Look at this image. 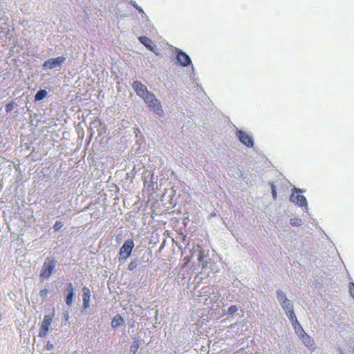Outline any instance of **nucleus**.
I'll return each instance as SVG.
<instances>
[{
    "label": "nucleus",
    "mask_w": 354,
    "mask_h": 354,
    "mask_svg": "<svg viewBox=\"0 0 354 354\" xmlns=\"http://www.w3.org/2000/svg\"><path fill=\"white\" fill-rule=\"evenodd\" d=\"M68 317H69L68 314V313H66V314L64 315V318H65V319H66V320H68Z\"/></svg>",
    "instance_id": "obj_30"
},
{
    "label": "nucleus",
    "mask_w": 354,
    "mask_h": 354,
    "mask_svg": "<svg viewBox=\"0 0 354 354\" xmlns=\"http://www.w3.org/2000/svg\"><path fill=\"white\" fill-rule=\"evenodd\" d=\"M134 248V243L132 239L127 240L119 252L118 260L119 261H125L131 256L133 248Z\"/></svg>",
    "instance_id": "obj_4"
},
{
    "label": "nucleus",
    "mask_w": 354,
    "mask_h": 354,
    "mask_svg": "<svg viewBox=\"0 0 354 354\" xmlns=\"http://www.w3.org/2000/svg\"><path fill=\"white\" fill-rule=\"evenodd\" d=\"M303 344L308 347L311 351H313L316 349L317 346L315 343L308 335H307L305 332L301 333L300 336H299Z\"/></svg>",
    "instance_id": "obj_10"
},
{
    "label": "nucleus",
    "mask_w": 354,
    "mask_h": 354,
    "mask_svg": "<svg viewBox=\"0 0 354 354\" xmlns=\"http://www.w3.org/2000/svg\"><path fill=\"white\" fill-rule=\"evenodd\" d=\"M82 299H83V308L86 309L89 306V301L91 298V292L88 288L84 287L82 288Z\"/></svg>",
    "instance_id": "obj_15"
},
{
    "label": "nucleus",
    "mask_w": 354,
    "mask_h": 354,
    "mask_svg": "<svg viewBox=\"0 0 354 354\" xmlns=\"http://www.w3.org/2000/svg\"><path fill=\"white\" fill-rule=\"evenodd\" d=\"M137 266H138V260L136 259L131 261V262L129 263V264L128 266V269L130 271H133V270H135L137 268Z\"/></svg>",
    "instance_id": "obj_20"
},
{
    "label": "nucleus",
    "mask_w": 354,
    "mask_h": 354,
    "mask_svg": "<svg viewBox=\"0 0 354 354\" xmlns=\"http://www.w3.org/2000/svg\"><path fill=\"white\" fill-rule=\"evenodd\" d=\"M130 3H131V4L134 8H136V9H137L140 12L143 13V15H144L145 17H147V16H146V15H145V13L144 12L143 10H142V8H140V6H138L136 4V3L135 1H131Z\"/></svg>",
    "instance_id": "obj_24"
},
{
    "label": "nucleus",
    "mask_w": 354,
    "mask_h": 354,
    "mask_svg": "<svg viewBox=\"0 0 354 354\" xmlns=\"http://www.w3.org/2000/svg\"><path fill=\"white\" fill-rule=\"evenodd\" d=\"M302 192L303 191L301 189L295 187L293 189V192L290 195V201L300 207H305L307 209L308 204L306 197L303 195L299 194V193Z\"/></svg>",
    "instance_id": "obj_5"
},
{
    "label": "nucleus",
    "mask_w": 354,
    "mask_h": 354,
    "mask_svg": "<svg viewBox=\"0 0 354 354\" xmlns=\"http://www.w3.org/2000/svg\"><path fill=\"white\" fill-rule=\"evenodd\" d=\"M52 322V316L48 315L44 317V319L41 322L39 330V336L41 337H44L47 335V333L49 330V327Z\"/></svg>",
    "instance_id": "obj_8"
},
{
    "label": "nucleus",
    "mask_w": 354,
    "mask_h": 354,
    "mask_svg": "<svg viewBox=\"0 0 354 354\" xmlns=\"http://www.w3.org/2000/svg\"><path fill=\"white\" fill-rule=\"evenodd\" d=\"M48 293V290L46 288L42 289L40 290L39 295L41 297L46 298Z\"/></svg>",
    "instance_id": "obj_25"
},
{
    "label": "nucleus",
    "mask_w": 354,
    "mask_h": 354,
    "mask_svg": "<svg viewBox=\"0 0 354 354\" xmlns=\"http://www.w3.org/2000/svg\"><path fill=\"white\" fill-rule=\"evenodd\" d=\"M238 310V307L236 305L231 306L227 310V314L233 315Z\"/></svg>",
    "instance_id": "obj_22"
},
{
    "label": "nucleus",
    "mask_w": 354,
    "mask_h": 354,
    "mask_svg": "<svg viewBox=\"0 0 354 354\" xmlns=\"http://www.w3.org/2000/svg\"><path fill=\"white\" fill-rule=\"evenodd\" d=\"M290 223L292 226H300L301 225V219L297 218H291Z\"/></svg>",
    "instance_id": "obj_21"
},
{
    "label": "nucleus",
    "mask_w": 354,
    "mask_h": 354,
    "mask_svg": "<svg viewBox=\"0 0 354 354\" xmlns=\"http://www.w3.org/2000/svg\"><path fill=\"white\" fill-rule=\"evenodd\" d=\"M138 40L147 49H149V50L155 53L157 55V53H156V47L155 45L153 44V41L150 39H149L148 37H145V36H140V37H138Z\"/></svg>",
    "instance_id": "obj_14"
},
{
    "label": "nucleus",
    "mask_w": 354,
    "mask_h": 354,
    "mask_svg": "<svg viewBox=\"0 0 354 354\" xmlns=\"http://www.w3.org/2000/svg\"><path fill=\"white\" fill-rule=\"evenodd\" d=\"M194 256L197 257V259L200 263L203 262V258L205 257V254L201 250V248L198 245H197V247L191 252L190 258H193Z\"/></svg>",
    "instance_id": "obj_16"
},
{
    "label": "nucleus",
    "mask_w": 354,
    "mask_h": 354,
    "mask_svg": "<svg viewBox=\"0 0 354 354\" xmlns=\"http://www.w3.org/2000/svg\"><path fill=\"white\" fill-rule=\"evenodd\" d=\"M144 101L147 104L148 107L150 110L153 111L156 114L159 116H163L164 111L162 109L160 102L156 97L153 93H151L148 96L145 97Z\"/></svg>",
    "instance_id": "obj_3"
},
{
    "label": "nucleus",
    "mask_w": 354,
    "mask_h": 354,
    "mask_svg": "<svg viewBox=\"0 0 354 354\" xmlns=\"http://www.w3.org/2000/svg\"><path fill=\"white\" fill-rule=\"evenodd\" d=\"M66 304L68 306H71L73 303L74 288L71 283L67 284L65 288Z\"/></svg>",
    "instance_id": "obj_11"
},
{
    "label": "nucleus",
    "mask_w": 354,
    "mask_h": 354,
    "mask_svg": "<svg viewBox=\"0 0 354 354\" xmlns=\"http://www.w3.org/2000/svg\"><path fill=\"white\" fill-rule=\"evenodd\" d=\"M132 87L137 95L142 97L143 100L145 99L146 96H148L151 93L148 91L145 85L138 80L133 82Z\"/></svg>",
    "instance_id": "obj_7"
},
{
    "label": "nucleus",
    "mask_w": 354,
    "mask_h": 354,
    "mask_svg": "<svg viewBox=\"0 0 354 354\" xmlns=\"http://www.w3.org/2000/svg\"><path fill=\"white\" fill-rule=\"evenodd\" d=\"M288 317L289 318L290 321L291 322L292 326L295 329V331L298 336H300V335L301 333L305 332L303 328L301 327V324L298 322V320L296 317L295 313L290 314V315H288Z\"/></svg>",
    "instance_id": "obj_13"
},
{
    "label": "nucleus",
    "mask_w": 354,
    "mask_h": 354,
    "mask_svg": "<svg viewBox=\"0 0 354 354\" xmlns=\"http://www.w3.org/2000/svg\"><path fill=\"white\" fill-rule=\"evenodd\" d=\"M340 354H346V353H344L342 351H341Z\"/></svg>",
    "instance_id": "obj_31"
},
{
    "label": "nucleus",
    "mask_w": 354,
    "mask_h": 354,
    "mask_svg": "<svg viewBox=\"0 0 354 354\" xmlns=\"http://www.w3.org/2000/svg\"><path fill=\"white\" fill-rule=\"evenodd\" d=\"M123 324H124L123 318L120 315H116L112 319L111 326H112V328H115L122 326Z\"/></svg>",
    "instance_id": "obj_17"
},
{
    "label": "nucleus",
    "mask_w": 354,
    "mask_h": 354,
    "mask_svg": "<svg viewBox=\"0 0 354 354\" xmlns=\"http://www.w3.org/2000/svg\"><path fill=\"white\" fill-rule=\"evenodd\" d=\"M236 136L240 140L244 145H245L248 147H252L254 145V141L251 136H250L248 133L241 131L239 130L236 132Z\"/></svg>",
    "instance_id": "obj_9"
},
{
    "label": "nucleus",
    "mask_w": 354,
    "mask_h": 354,
    "mask_svg": "<svg viewBox=\"0 0 354 354\" xmlns=\"http://www.w3.org/2000/svg\"><path fill=\"white\" fill-rule=\"evenodd\" d=\"M12 108H13V106H12V104H8L6 106V111L7 112H9V111H12Z\"/></svg>",
    "instance_id": "obj_29"
},
{
    "label": "nucleus",
    "mask_w": 354,
    "mask_h": 354,
    "mask_svg": "<svg viewBox=\"0 0 354 354\" xmlns=\"http://www.w3.org/2000/svg\"><path fill=\"white\" fill-rule=\"evenodd\" d=\"M45 348L47 351H51L53 349L54 346L51 342H47Z\"/></svg>",
    "instance_id": "obj_27"
},
{
    "label": "nucleus",
    "mask_w": 354,
    "mask_h": 354,
    "mask_svg": "<svg viewBox=\"0 0 354 354\" xmlns=\"http://www.w3.org/2000/svg\"><path fill=\"white\" fill-rule=\"evenodd\" d=\"M176 59L178 62L183 66H187L192 64L191 58L189 56L182 50L178 51Z\"/></svg>",
    "instance_id": "obj_12"
},
{
    "label": "nucleus",
    "mask_w": 354,
    "mask_h": 354,
    "mask_svg": "<svg viewBox=\"0 0 354 354\" xmlns=\"http://www.w3.org/2000/svg\"><path fill=\"white\" fill-rule=\"evenodd\" d=\"M348 289H349L350 295L354 299V283L353 282H350L348 283Z\"/></svg>",
    "instance_id": "obj_23"
},
{
    "label": "nucleus",
    "mask_w": 354,
    "mask_h": 354,
    "mask_svg": "<svg viewBox=\"0 0 354 354\" xmlns=\"http://www.w3.org/2000/svg\"><path fill=\"white\" fill-rule=\"evenodd\" d=\"M277 299L287 316L295 313L292 301L287 298L286 293L283 290H278L277 291Z\"/></svg>",
    "instance_id": "obj_2"
},
{
    "label": "nucleus",
    "mask_w": 354,
    "mask_h": 354,
    "mask_svg": "<svg viewBox=\"0 0 354 354\" xmlns=\"http://www.w3.org/2000/svg\"><path fill=\"white\" fill-rule=\"evenodd\" d=\"M57 261L50 257L45 259V261L41 267L39 277L42 279H48L52 274L55 272Z\"/></svg>",
    "instance_id": "obj_1"
},
{
    "label": "nucleus",
    "mask_w": 354,
    "mask_h": 354,
    "mask_svg": "<svg viewBox=\"0 0 354 354\" xmlns=\"http://www.w3.org/2000/svg\"><path fill=\"white\" fill-rule=\"evenodd\" d=\"M47 91L44 89H41L37 92V93L35 95V101H40L42 100L44 98H45L47 95Z\"/></svg>",
    "instance_id": "obj_18"
},
{
    "label": "nucleus",
    "mask_w": 354,
    "mask_h": 354,
    "mask_svg": "<svg viewBox=\"0 0 354 354\" xmlns=\"http://www.w3.org/2000/svg\"><path fill=\"white\" fill-rule=\"evenodd\" d=\"M272 194L273 198L276 199L277 198V191L275 189L274 186L272 187Z\"/></svg>",
    "instance_id": "obj_28"
},
{
    "label": "nucleus",
    "mask_w": 354,
    "mask_h": 354,
    "mask_svg": "<svg viewBox=\"0 0 354 354\" xmlns=\"http://www.w3.org/2000/svg\"><path fill=\"white\" fill-rule=\"evenodd\" d=\"M66 60V57L65 56H59L55 58L48 59L44 62L42 67L44 69H55L57 68H61Z\"/></svg>",
    "instance_id": "obj_6"
},
{
    "label": "nucleus",
    "mask_w": 354,
    "mask_h": 354,
    "mask_svg": "<svg viewBox=\"0 0 354 354\" xmlns=\"http://www.w3.org/2000/svg\"><path fill=\"white\" fill-rule=\"evenodd\" d=\"M139 347H140L139 341L138 339L134 340L130 346V353L131 354H137Z\"/></svg>",
    "instance_id": "obj_19"
},
{
    "label": "nucleus",
    "mask_w": 354,
    "mask_h": 354,
    "mask_svg": "<svg viewBox=\"0 0 354 354\" xmlns=\"http://www.w3.org/2000/svg\"><path fill=\"white\" fill-rule=\"evenodd\" d=\"M63 226V224L61 221H56L54 225V229L55 230H59Z\"/></svg>",
    "instance_id": "obj_26"
}]
</instances>
